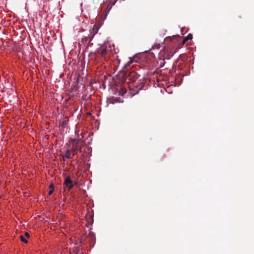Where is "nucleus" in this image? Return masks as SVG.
<instances>
[{
    "label": "nucleus",
    "mask_w": 254,
    "mask_h": 254,
    "mask_svg": "<svg viewBox=\"0 0 254 254\" xmlns=\"http://www.w3.org/2000/svg\"><path fill=\"white\" fill-rule=\"evenodd\" d=\"M1 196L0 195V198H1Z\"/></svg>",
    "instance_id": "nucleus-15"
},
{
    "label": "nucleus",
    "mask_w": 254,
    "mask_h": 254,
    "mask_svg": "<svg viewBox=\"0 0 254 254\" xmlns=\"http://www.w3.org/2000/svg\"><path fill=\"white\" fill-rule=\"evenodd\" d=\"M118 0H105L101 4V11L107 15Z\"/></svg>",
    "instance_id": "nucleus-3"
},
{
    "label": "nucleus",
    "mask_w": 254,
    "mask_h": 254,
    "mask_svg": "<svg viewBox=\"0 0 254 254\" xmlns=\"http://www.w3.org/2000/svg\"><path fill=\"white\" fill-rule=\"evenodd\" d=\"M177 49L174 47H166L163 50H161L160 54L163 57L164 59H170L174 54L176 52Z\"/></svg>",
    "instance_id": "nucleus-2"
},
{
    "label": "nucleus",
    "mask_w": 254,
    "mask_h": 254,
    "mask_svg": "<svg viewBox=\"0 0 254 254\" xmlns=\"http://www.w3.org/2000/svg\"><path fill=\"white\" fill-rule=\"evenodd\" d=\"M20 240L22 242L25 243H27V240L25 238L24 236H20Z\"/></svg>",
    "instance_id": "nucleus-8"
},
{
    "label": "nucleus",
    "mask_w": 254,
    "mask_h": 254,
    "mask_svg": "<svg viewBox=\"0 0 254 254\" xmlns=\"http://www.w3.org/2000/svg\"><path fill=\"white\" fill-rule=\"evenodd\" d=\"M64 185H65L69 190H70L74 186V183L71 181L70 177L67 176L64 179Z\"/></svg>",
    "instance_id": "nucleus-5"
},
{
    "label": "nucleus",
    "mask_w": 254,
    "mask_h": 254,
    "mask_svg": "<svg viewBox=\"0 0 254 254\" xmlns=\"http://www.w3.org/2000/svg\"><path fill=\"white\" fill-rule=\"evenodd\" d=\"M81 146V142L79 140H72L69 143L68 148L66 150L65 154L63 155V160L66 161L76 155L78 151L80 149Z\"/></svg>",
    "instance_id": "nucleus-1"
},
{
    "label": "nucleus",
    "mask_w": 254,
    "mask_h": 254,
    "mask_svg": "<svg viewBox=\"0 0 254 254\" xmlns=\"http://www.w3.org/2000/svg\"><path fill=\"white\" fill-rule=\"evenodd\" d=\"M98 30H99L98 26L96 25H94L93 26L92 31L91 32V34H92V38L98 32Z\"/></svg>",
    "instance_id": "nucleus-7"
},
{
    "label": "nucleus",
    "mask_w": 254,
    "mask_h": 254,
    "mask_svg": "<svg viewBox=\"0 0 254 254\" xmlns=\"http://www.w3.org/2000/svg\"><path fill=\"white\" fill-rule=\"evenodd\" d=\"M138 77L139 75L136 71L132 70L129 73L126 80H127L129 82H134L138 78Z\"/></svg>",
    "instance_id": "nucleus-4"
},
{
    "label": "nucleus",
    "mask_w": 254,
    "mask_h": 254,
    "mask_svg": "<svg viewBox=\"0 0 254 254\" xmlns=\"http://www.w3.org/2000/svg\"><path fill=\"white\" fill-rule=\"evenodd\" d=\"M192 38V35L191 34H189L186 37V39H188V40H191Z\"/></svg>",
    "instance_id": "nucleus-9"
},
{
    "label": "nucleus",
    "mask_w": 254,
    "mask_h": 254,
    "mask_svg": "<svg viewBox=\"0 0 254 254\" xmlns=\"http://www.w3.org/2000/svg\"><path fill=\"white\" fill-rule=\"evenodd\" d=\"M110 52L108 51L106 49H102L100 55L101 57L105 60H107L110 56Z\"/></svg>",
    "instance_id": "nucleus-6"
},
{
    "label": "nucleus",
    "mask_w": 254,
    "mask_h": 254,
    "mask_svg": "<svg viewBox=\"0 0 254 254\" xmlns=\"http://www.w3.org/2000/svg\"><path fill=\"white\" fill-rule=\"evenodd\" d=\"M188 40V39H186V37H185V38L183 40V42H182V43L183 44H185L186 43V42Z\"/></svg>",
    "instance_id": "nucleus-10"
},
{
    "label": "nucleus",
    "mask_w": 254,
    "mask_h": 254,
    "mask_svg": "<svg viewBox=\"0 0 254 254\" xmlns=\"http://www.w3.org/2000/svg\"><path fill=\"white\" fill-rule=\"evenodd\" d=\"M120 63V60H117V63Z\"/></svg>",
    "instance_id": "nucleus-14"
},
{
    "label": "nucleus",
    "mask_w": 254,
    "mask_h": 254,
    "mask_svg": "<svg viewBox=\"0 0 254 254\" xmlns=\"http://www.w3.org/2000/svg\"><path fill=\"white\" fill-rule=\"evenodd\" d=\"M25 236L27 238H29V234H28L27 232H26V233H25Z\"/></svg>",
    "instance_id": "nucleus-12"
},
{
    "label": "nucleus",
    "mask_w": 254,
    "mask_h": 254,
    "mask_svg": "<svg viewBox=\"0 0 254 254\" xmlns=\"http://www.w3.org/2000/svg\"><path fill=\"white\" fill-rule=\"evenodd\" d=\"M53 193V190H50L49 192V194L50 195Z\"/></svg>",
    "instance_id": "nucleus-13"
},
{
    "label": "nucleus",
    "mask_w": 254,
    "mask_h": 254,
    "mask_svg": "<svg viewBox=\"0 0 254 254\" xmlns=\"http://www.w3.org/2000/svg\"><path fill=\"white\" fill-rule=\"evenodd\" d=\"M188 40V39H186V37H185V38L183 40V42H182V43L183 44H185L186 43V42Z\"/></svg>",
    "instance_id": "nucleus-11"
}]
</instances>
